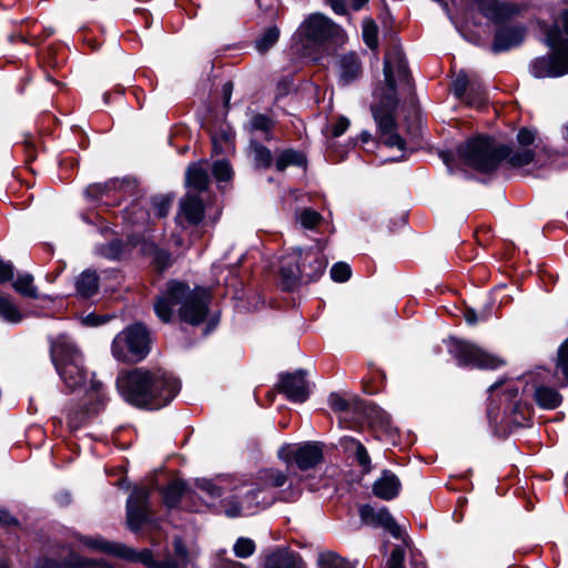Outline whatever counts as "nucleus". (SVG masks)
<instances>
[{"instance_id": "15", "label": "nucleus", "mask_w": 568, "mask_h": 568, "mask_svg": "<svg viewBox=\"0 0 568 568\" xmlns=\"http://www.w3.org/2000/svg\"><path fill=\"white\" fill-rule=\"evenodd\" d=\"M150 490L136 487L132 490L126 503V518L131 530L138 531L150 519Z\"/></svg>"}, {"instance_id": "21", "label": "nucleus", "mask_w": 568, "mask_h": 568, "mask_svg": "<svg viewBox=\"0 0 568 568\" xmlns=\"http://www.w3.org/2000/svg\"><path fill=\"white\" fill-rule=\"evenodd\" d=\"M263 568H305V565L295 552L277 548L265 556Z\"/></svg>"}, {"instance_id": "11", "label": "nucleus", "mask_w": 568, "mask_h": 568, "mask_svg": "<svg viewBox=\"0 0 568 568\" xmlns=\"http://www.w3.org/2000/svg\"><path fill=\"white\" fill-rule=\"evenodd\" d=\"M300 37L307 43L321 45L326 42L344 43V30L322 13L310 14L298 28Z\"/></svg>"}, {"instance_id": "37", "label": "nucleus", "mask_w": 568, "mask_h": 568, "mask_svg": "<svg viewBox=\"0 0 568 568\" xmlns=\"http://www.w3.org/2000/svg\"><path fill=\"white\" fill-rule=\"evenodd\" d=\"M14 290L27 297L37 298L38 290L33 285V277L30 274H22L17 277L13 283Z\"/></svg>"}, {"instance_id": "44", "label": "nucleus", "mask_w": 568, "mask_h": 568, "mask_svg": "<svg viewBox=\"0 0 568 568\" xmlns=\"http://www.w3.org/2000/svg\"><path fill=\"white\" fill-rule=\"evenodd\" d=\"M123 219L135 224L145 221L146 212L138 203H133L124 211Z\"/></svg>"}, {"instance_id": "3", "label": "nucleus", "mask_w": 568, "mask_h": 568, "mask_svg": "<svg viewBox=\"0 0 568 568\" xmlns=\"http://www.w3.org/2000/svg\"><path fill=\"white\" fill-rule=\"evenodd\" d=\"M210 295L204 288L191 290L187 285L172 281L154 303V312L163 322L169 323L173 310L178 308L182 322L193 326L201 324L209 312Z\"/></svg>"}, {"instance_id": "59", "label": "nucleus", "mask_w": 568, "mask_h": 568, "mask_svg": "<svg viewBox=\"0 0 568 568\" xmlns=\"http://www.w3.org/2000/svg\"><path fill=\"white\" fill-rule=\"evenodd\" d=\"M169 212V203L166 201H161L156 204V215L159 217H164Z\"/></svg>"}, {"instance_id": "60", "label": "nucleus", "mask_w": 568, "mask_h": 568, "mask_svg": "<svg viewBox=\"0 0 568 568\" xmlns=\"http://www.w3.org/2000/svg\"><path fill=\"white\" fill-rule=\"evenodd\" d=\"M233 84L232 82H225L223 85L224 104L227 105L232 95Z\"/></svg>"}, {"instance_id": "62", "label": "nucleus", "mask_w": 568, "mask_h": 568, "mask_svg": "<svg viewBox=\"0 0 568 568\" xmlns=\"http://www.w3.org/2000/svg\"><path fill=\"white\" fill-rule=\"evenodd\" d=\"M16 519L11 517L7 511L0 510V523L4 525L16 524Z\"/></svg>"}, {"instance_id": "32", "label": "nucleus", "mask_w": 568, "mask_h": 568, "mask_svg": "<svg viewBox=\"0 0 568 568\" xmlns=\"http://www.w3.org/2000/svg\"><path fill=\"white\" fill-rule=\"evenodd\" d=\"M281 31L277 26L265 28L255 39L254 48L261 54L266 53L280 39Z\"/></svg>"}, {"instance_id": "18", "label": "nucleus", "mask_w": 568, "mask_h": 568, "mask_svg": "<svg viewBox=\"0 0 568 568\" xmlns=\"http://www.w3.org/2000/svg\"><path fill=\"white\" fill-rule=\"evenodd\" d=\"M204 217V206L197 195L187 194L180 201L178 222L181 225L199 224Z\"/></svg>"}, {"instance_id": "46", "label": "nucleus", "mask_w": 568, "mask_h": 568, "mask_svg": "<svg viewBox=\"0 0 568 568\" xmlns=\"http://www.w3.org/2000/svg\"><path fill=\"white\" fill-rule=\"evenodd\" d=\"M122 252V245L119 240H113L109 244L103 245L99 248V253L110 260H115Z\"/></svg>"}, {"instance_id": "33", "label": "nucleus", "mask_w": 568, "mask_h": 568, "mask_svg": "<svg viewBox=\"0 0 568 568\" xmlns=\"http://www.w3.org/2000/svg\"><path fill=\"white\" fill-rule=\"evenodd\" d=\"M535 399L539 406L551 409L556 408L560 404L561 396L554 388L536 384Z\"/></svg>"}, {"instance_id": "38", "label": "nucleus", "mask_w": 568, "mask_h": 568, "mask_svg": "<svg viewBox=\"0 0 568 568\" xmlns=\"http://www.w3.org/2000/svg\"><path fill=\"white\" fill-rule=\"evenodd\" d=\"M499 390H503L506 400L509 402L515 399L519 393V388L516 386L515 382L507 379H498L488 388V393L491 397Z\"/></svg>"}, {"instance_id": "1", "label": "nucleus", "mask_w": 568, "mask_h": 568, "mask_svg": "<svg viewBox=\"0 0 568 568\" xmlns=\"http://www.w3.org/2000/svg\"><path fill=\"white\" fill-rule=\"evenodd\" d=\"M116 387L122 398L129 404L148 409H160L178 395L181 383L171 373L161 368L154 371L134 368L118 376Z\"/></svg>"}, {"instance_id": "12", "label": "nucleus", "mask_w": 568, "mask_h": 568, "mask_svg": "<svg viewBox=\"0 0 568 568\" xmlns=\"http://www.w3.org/2000/svg\"><path fill=\"white\" fill-rule=\"evenodd\" d=\"M448 351L459 366L480 369H496L505 364L504 359L490 354L475 344L466 341L449 338Z\"/></svg>"}, {"instance_id": "54", "label": "nucleus", "mask_w": 568, "mask_h": 568, "mask_svg": "<svg viewBox=\"0 0 568 568\" xmlns=\"http://www.w3.org/2000/svg\"><path fill=\"white\" fill-rule=\"evenodd\" d=\"M517 140L520 145L528 146L535 141V133L526 128L520 129L517 134Z\"/></svg>"}, {"instance_id": "56", "label": "nucleus", "mask_w": 568, "mask_h": 568, "mask_svg": "<svg viewBox=\"0 0 568 568\" xmlns=\"http://www.w3.org/2000/svg\"><path fill=\"white\" fill-rule=\"evenodd\" d=\"M31 39L36 40L37 37L33 33L26 34L21 30L18 31V32L10 33L8 36V41L9 42H14L16 40H20L22 42L29 43Z\"/></svg>"}, {"instance_id": "63", "label": "nucleus", "mask_w": 568, "mask_h": 568, "mask_svg": "<svg viewBox=\"0 0 568 568\" xmlns=\"http://www.w3.org/2000/svg\"><path fill=\"white\" fill-rule=\"evenodd\" d=\"M440 158L443 159V162L446 164V166L448 168L449 172L452 173L453 172V156L452 154L447 153V152H444L440 154Z\"/></svg>"}, {"instance_id": "23", "label": "nucleus", "mask_w": 568, "mask_h": 568, "mask_svg": "<svg viewBox=\"0 0 568 568\" xmlns=\"http://www.w3.org/2000/svg\"><path fill=\"white\" fill-rule=\"evenodd\" d=\"M400 489V481L398 477L389 471L384 470L382 476L374 483L373 491L382 499L390 500L395 498Z\"/></svg>"}, {"instance_id": "55", "label": "nucleus", "mask_w": 568, "mask_h": 568, "mask_svg": "<svg viewBox=\"0 0 568 568\" xmlns=\"http://www.w3.org/2000/svg\"><path fill=\"white\" fill-rule=\"evenodd\" d=\"M13 276V266L0 260V282H7Z\"/></svg>"}, {"instance_id": "64", "label": "nucleus", "mask_w": 568, "mask_h": 568, "mask_svg": "<svg viewBox=\"0 0 568 568\" xmlns=\"http://www.w3.org/2000/svg\"><path fill=\"white\" fill-rule=\"evenodd\" d=\"M220 568H245V567L241 562L227 560V561H223L221 564Z\"/></svg>"}, {"instance_id": "52", "label": "nucleus", "mask_w": 568, "mask_h": 568, "mask_svg": "<svg viewBox=\"0 0 568 568\" xmlns=\"http://www.w3.org/2000/svg\"><path fill=\"white\" fill-rule=\"evenodd\" d=\"M454 92L457 97L462 98L467 89L468 79L465 73H459L454 81Z\"/></svg>"}, {"instance_id": "8", "label": "nucleus", "mask_w": 568, "mask_h": 568, "mask_svg": "<svg viewBox=\"0 0 568 568\" xmlns=\"http://www.w3.org/2000/svg\"><path fill=\"white\" fill-rule=\"evenodd\" d=\"M322 250L296 248L283 257L280 274L285 290H292L303 278L305 282L315 281L324 273L327 261L323 256Z\"/></svg>"}, {"instance_id": "39", "label": "nucleus", "mask_w": 568, "mask_h": 568, "mask_svg": "<svg viewBox=\"0 0 568 568\" xmlns=\"http://www.w3.org/2000/svg\"><path fill=\"white\" fill-rule=\"evenodd\" d=\"M378 28L375 21L371 18L363 20V39L366 45L371 49L378 47Z\"/></svg>"}, {"instance_id": "47", "label": "nucleus", "mask_w": 568, "mask_h": 568, "mask_svg": "<svg viewBox=\"0 0 568 568\" xmlns=\"http://www.w3.org/2000/svg\"><path fill=\"white\" fill-rule=\"evenodd\" d=\"M404 550L399 547L395 548L387 560V568H404Z\"/></svg>"}, {"instance_id": "30", "label": "nucleus", "mask_w": 568, "mask_h": 568, "mask_svg": "<svg viewBox=\"0 0 568 568\" xmlns=\"http://www.w3.org/2000/svg\"><path fill=\"white\" fill-rule=\"evenodd\" d=\"M77 292L82 297H91L99 288V277L95 272L87 270L75 281Z\"/></svg>"}, {"instance_id": "57", "label": "nucleus", "mask_w": 568, "mask_h": 568, "mask_svg": "<svg viewBox=\"0 0 568 568\" xmlns=\"http://www.w3.org/2000/svg\"><path fill=\"white\" fill-rule=\"evenodd\" d=\"M348 126H349L348 119L344 118V116L339 118L333 126V135L334 136L342 135L347 130Z\"/></svg>"}, {"instance_id": "43", "label": "nucleus", "mask_w": 568, "mask_h": 568, "mask_svg": "<svg viewBox=\"0 0 568 568\" xmlns=\"http://www.w3.org/2000/svg\"><path fill=\"white\" fill-rule=\"evenodd\" d=\"M258 9L267 19H274L280 16V1L278 0H256Z\"/></svg>"}, {"instance_id": "13", "label": "nucleus", "mask_w": 568, "mask_h": 568, "mask_svg": "<svg viewBox=\"0 0 568 568\" xmlns=\"http://www.w3.org/2000/svg\"><path fill=\"white\" fill-rule=\"evenodd\" d=\"M278 456L286 463L293 460L300 469L306 470L321 463L323 458V446L317 442L287 445L278 450Z\"/></svg>"}, {"instance_id": "40", "label": "nucleus", "mask_w": 568, "mask_h": 568, "mask_svg": "<svg viewBox=\"0 0 568 568\" xmlns=\"http://www.w3.org/2000/svg\"><path fill=\"white\" fill-rule=\"evenodd\" d=\"M255 542L251 538L240 537L233 546L234 555L239 558H247L254 554Z\"/></svg>"}, {"instance_id": "5", "label": "nucleus", "mask_w": 568, "mask_h": 568, "mask_svg": "<svg viewBox=\"0 0 568 568\" xmlns=\"http://www.w3.org/2000/svg\"><path fill=\"white\" fill-rule=\"evenodd\" d=\"M459 158L464 163L479 172L494 171L503 159L508 158L513 166H524L534 159L530 149L511 152L506 145H497L491 139L475 138L457 149Z\"/></svg>"}, {"instance_id": "36", "label": "nucleus", "mask_w": 568, "mask_h": 568, "mask_svg": "<svg viewBox=\"0 0 568 568\" xmlns=\"http://www.w3.org/2000/svg\"><path fill=\"white\" fill-rule=\"evenodd\" d=\"M318 568H352L351 564L333 551H323L317 557Z\"/></svg>"}, {"instance_id": "22", "label": "nucleus", "mask_w": 568, "mask_h": 568, "mask_svg": "<svg viewBox=\"0 0 568 568\" xmlns=\"http://www.w3.org/2000/svg\"><path fill=\"white\" fill-rule=\"evenodd\" d=\"M481 13L495 23H503L513 18L518 9L514 4L498 0H486L480 6Z\"/></svg>"}, {"instance_id": "42", "label": "nucleus", "mask_w": 568, "mask_h": 568, "mask_svg": "<svg viewBox=\"0 0 568 568\" xmlns=\"http://www.w3.org/2000/svg\"><path fill=\"white\" fill-rule=\"evenodd\" d=\"M212 172L219 182H227L232 178V169L227 161L221 160L213 164Z\"/></svg>"}, {"instance_id": "7", "label": "nucleus", "mask_w": 568, "mask_h": 568, "mask_svg": "<svg viewBox=\"0 0 568 568\" xmlns=\"http://www.w3.org/2000/svg\"><path fill=\"white\" fill-rule=\"evenodd\" d=\"M287 481L284 473L276 469H264L258 473V483L251 488L245 489L241 496H234L231 499H223L222 507L227 517L234 518L254 514L260 506L266 507L273 503L272 498H266V490L270 488L282 487Z\"/></svg>"}, {"instance_id": "10", "label": "nucleus", "mask_w": 568, "mask_h": 568, "mask_svg": "<svg viewBox=\"0 0 568 568\" xmlns=\"http://www.w3.org/2000/svg\"><path fill=\"white\" fill-rule=\"evenodd\" d=\"M111 351L119 362H141L150 352V334L141 323L130 325L114 337Z\"/></svg>"}, {"instance_id": "53", "label": "nucleus", "mask_w": 568, "mask_h": 568, "mask_svg": "<svg viewBox=\"0 0 568 568\" xmlns=\"http://www.w3.org/2000/svg\"><path fill=\"white\" fill-rule=\"evenodd\" d=\"M102 384L99 382H91L90 388L87 390L88 397L90 400H94L97 403L102 402Z\"/></svg>"}, {"instance_id": "45", "label": "nucleus", "mask_w": 568, "mask_h": 568, "mask_svg": "<svg viewBox=\"0 0 568 568\" xmlns=\"http://www.w3.org/2000/svg\"><path fill=\"white\" fill-rule=\"evenodd\" d=\"M349 276H351V267L346 263L338 262V263L334 264L331 268V277L335 282H339V283L345 282L349 278Z\"/></svg>"}, {"instance_id": "25", "label": "nucleus", "mask_w": 568, "mask_h": 568, "mask_svg": "<svg viewBox=\"0 0 568 568\" xmlns=\"http://www.w3.org/2000/svg\"><path fill=\"white\" fill-rule=\"evenodd\" d=\"M339 81L348 84L361 75V63L356 53L351 52L339 57L338 59Z\"/></svg>"}, {"instance_id": "27", "label": "nucleus", "mask_w": 568, "mask_h": 568, "mask_svg": "<svg viewBox=\"0 0 568 568\" xmlns=\"http://www.w3.org/2000/svg\"><path fill=\"white\" fill-rule=\"evenodd\" d=\"M68 556L57 561L53 559H42L37 562L36 568H77L85 566V562L69 548H63Z\"/></svg>"}, {"instance_id": "61", "label": "nucleus", "mask_w": 568, "mask_h": 568, "mask_svg": "<svg viewBox=\"0 0 568 568\" xmlns=\"http://www.w3.org/2000/svg\"><path fill=\"white\" fill-rule=\"evenodd\" d=\"M464 317L469 325H474L478 321L476 312L471 308L466 310Z\"/></svg>"}, {"instance_id": "19", "label": "nucleus", "mask_w": 568, "mask_h": 568, "mask_svg": "<svg viewBox=\"0 0 568 568\" xmlns=\"http://www.w3.org/2000/svg\"><path fill=\"white\" fill-rule=\"evenodd\" d=\"M526 29L521 26L504 27L497 30L491 45L494 52L507 51L519 45L525 38Z\"/></svg>"}, {"instance_id": "6", "label": "nucleus", "mask_w": 568, "mask_h": 568, "mask_svg": "<svg viewBox=\"0 0 568 568\" xmlns=\"http://www.w3.org/2000/svg\"><path fill=\"white\" fill-rule=\"evenodd\" d=\"M545 43L552 53L537 58L530 65L535 78H559L568 74V9L564 10L552 27L539 23Z\"/></svg>"}, {"instance_id": "34", "label": "nucleus", "mask_w": 568, "mask_h": 568, "mask_svg": "<svg viewBox=\"0 0 568 568\" xmlns=\"http://www.w3.org/2000/svg\"><path fill=\"white\" fill-rule=\"evenodd\" d=\"M0 318L10 324H18L23 320V314L12 300L0 295Z\"/></svg>"}, {"instance_id": "24", "label": "nucleus", "mask_w": 568, "mask_h": 568, "mask_svg": "<svg viewBox=\"0 0 568 568\" xmlns=\"http://www.w3.org/2000/svg\"><path fill=\"white\" fill-rule=\"evenodd\" d=\"M274 128V121L262 113L253 114L248 122L245 124V130L251 135V140H256L258 138L265 139V140H272L273 139V131Z\"/></svg>"}, {"instance_id": "41", "label": "nucleus", "mask_w": 568, "mask_h": 568, "mask_svg": "<svg viewBox=\"0 0 568 568\" xmlns=\"http://www.w3.org/2000/svg\"><path fill=\"white\" fill-rule=\"evenodd\" d=\"M297 221L303 227L313 230L322 221V215L314 210L305 209L297 214Z\"/></svg>"}, {"instance_id": "16", "label": "nucleus", "mask_w": 568, "mask_h": 568, "mask_svg": "<svg viewBox=\"0 0 568 568\" xmlns=\"http://www.w3.org/2000/svg\"><path fill=\"white\" fill-rule=\"evenodd\" d=\"M280 393L294 403H304L311 393L310 383L305 378V372L298 369L294 373H286L280 376L277 384Z\"/></svg>"}, {"instance_id": "31", "label": "nucleus", "mask_w": 568, "mask_h": 568, "mask_svg": "<svg viewBox=\"0 0 568 568\" xmlns=\"http://www.w3.org/2000/svg\"><path fill=\"white\" fill-rule=\"evenodd\" d=\"M248 154L256 168L268 169L273 163L271 150L256 140H250Z\"/></svg>"}, {"instance_id": "20", "label": "nucleus", "mask_w": 568, "mask_h": 568, "mask_svg": "<svg viewBox=\"0 0 568 568\" xmlns=\"http://www.w3.org/2000/svg\"><path fill=\"white\" fill-rule=\"evenodd\" d=\"M537 375L541 382L564 385L568 383V338L560 345L558 349V358L556 363V373L547 369H540Z\"/></svg>"}, {"instance_id": "51", "label": "nucleus", "mask_w": 568, "mask_h": 568, "mask_svg": "<svg viewBox=\"0 0 568 568\" xmlns=\"http://www.w3.org/2000/svg\"><path fill=\"white\" fill-rule=\"evenodd\" d=\"M341 447L344 449V452L354 455L356 450L359 449V447H363L364 445L358 442L357 439L353 437H343L339 440Z\"/></svg>"}, {"instance_id": "48", "label": "nucleus", "mask_w": 568, "mask_h": 568, "mask_svg": "<svg viewBox=\"0 0 568 568\" xmlns=\"http://www.w3.org/2000/svg\"><path fill=\"white\" fill-rule=\"evenodd\" d=\"M358 463V465L363 468L364 473H368L371 470V457L365 448V446L359 447L353 455Z\"/></svg>"}, {"instance_id": "26", "label": "nucleus", "mask_w": 568, "mask_h": 568, "mask_svg": "<svg viewBox=\"0 0 568 568\" xmlns=\"http://www.w3.org/2000/svg\"><path fill=\"white\" fill-rule=\"evenodd\" d=\"M186 184L197 191H204L209 184L206 163H193L186 171Z\"/></svg>"}, {"instance_id": "28", "label": "nucleus", "mask_w": 568, "mask_h": 568, "mask_svg": "<svg viewBox=\"0 0 568 568\" xmlns=\"http://www.w3.org/2000/svg\"><path fill=\"white\" fill-rule=\"evenodd\" d=\"M305 164L306 158L300 151L293 149H284L276 153L275 168L280 172L284 171L291 165L304 166Z\"/></svg>"}, {"instance_id": "29", "label": "nucleus", "mask_w": 568, "mask_h": 568, "mask_svg": "<svg viewBox=\"0 0 568 568\" xmlns=\"http://www.w3.org/2000/svg\"><path fill=\"white\" fill-rule=\"evenodd\" d=\"M123 183L119 180H110L105 183H94L89 185L84 194L90 201H102L104 196H108L111 192L121 190Z\"/></svg>"}, {"instance_id": "50", "label": "nucleus", "mask_w": 568, "mask_h": 568, "mask_svg": "<svg viewBox=\"0 0 568 568\" xmlns=\"http://www.w3.org/2000/svg\"><path fill=\"white\" fill-rule=\"evenodd\" d=\"M329 406L335 412H345L348 409V402L338 394H331L328 397Z\"/></svg>"}, {"instance_id": "4", "label": "nucleus", "mask_w": 568, "mask_h": 568, "mask_svg": "<svg viewBox=\"0 0 568 568\" xmlns=\"http://www.w3.org/2000/svg\"><path fill=\"white\" fill-rule=\"evenodd\" d=\"M80 544L92 551L111 554L128 561L141 562L149 568H184L189 561V552L180 537L173 541V554L163 560H156L150 549L140 551L118 542H110L99 536H81Z\"/></svg>"}, {"instance_id": "14", "label": "nucleus", "mask_w": 568, "mask_h": 568, "mask_svg": "<svg viewBox=\"0 0 568 568\" xmlns=\"http://www.w3.org/2000/svg\"><path fill=\"white\" fill-rule=\"evenodd\" d=\"M195 486L199 490L200 496L205 499V503L213 504L226 490L234 493L226 499H231L234 496H241L242 494H244L243 489L247 485L245 484V481L241 479L219 477L216 479H196Z\"/></svg>"}, {"instance_id": "9", "label": "nucleus", "mask_w": 568, "mask_h": 568, "mask_svg": "<svg viewBox=\"0 0 568 568\" xmlns=\"http://www.w3.org/2000/svg\"><path fill=\"white\" fill-rule=\"evenodd\" d=\"M51 359L61 381L70 390H75L88 381L83 356L72 341L61 335L51 344Z\"/></svg>"}, {"instance_id": "58", "label": "nucleus", "mask_w": 568, "mask_h": 568, "mask_svg": "<svg viewBox=\"0 0 568 568\" xmlns=\"http://www.w3.org/2000/svg\"><path fill=\"white\" fill-rule=\"evenodd\" d=\"M329 2V6L332 8V10L336 13V14H346L347 10H346V3L344 0H328Z\"/></svg>"}, {"instance_id": "17", "label": "nucleus", "mask_w": 568, "mask_h": 568, "mask_svg": "<svg viewBox=\"0 0 568 568\" xmlns=\"http://www.w3.org/2000/svg\"><path fill=\"white\" fill-rule=\"evenodd\" d=\"M359 517L363 524L374 528H383L394 538H402V529L395 523L387 508L381 507L376 509L369 505H363L359 507Z\"/></svg>"}, {"instance_id": "35", "label": "nucleus", "mask_w": 568, "mask_h": 568, "mask_svg": "<svg viewBox=\"0 0 568 568\" xmlns=\"http://www.w3.org/2000/svg\"><path fill=\"white\" fill-rule=\"evenodd\" d=\"M184 493V483L179 480L172 481L162 490L163 501L169 508H173L179 504Z\"/></svg>"}, {"instance_id": "49", "label": "nucleus", "mask_w": 568, "mask_h": 568, "mask_svg": "<svg viewBox=\"0 0 568 568\" xmlns=\"http://www.w3.org/2000/svg\"><path fill=\"white\" fill-rule=\"evenodd\" d=\"M111 316H100L95 313H89L82 316L81 322L85 326L95 327L106 323Z\"/></svg>"}, {"instance_id": "2", "label": "nucleus", "mask_w": 568, "mask_h": 568, "mask_svg": "<svg viewBox=\"0 0 568 568\" xmlns=\"http://www.w3.org/2000/svg\"><path fill=\"white\" fill-rule=\"evenodd\" d=\"M384 75L386 88L378 97V102L372 106L373 118L384 136V143L389 148L405 149V140L395 131V111L397 109L396 87L398 83L409 84V72L400 49L394 48L384 59Z\"/></svg>"}]
</instances>
